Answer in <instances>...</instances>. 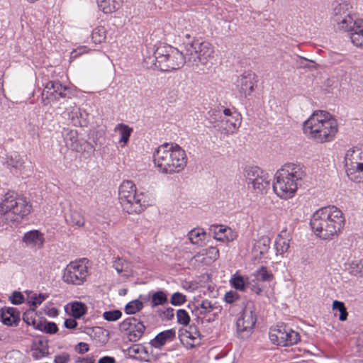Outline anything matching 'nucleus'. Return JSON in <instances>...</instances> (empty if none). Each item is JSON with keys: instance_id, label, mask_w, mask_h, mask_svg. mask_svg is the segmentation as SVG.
I'll list each match as a JSON object with an SVG mask.
<instances>
[{"instance_id": "1", "label": "nucleus", "mask_w": 363, "mask_h": 363, "mask_svg": "<svg viewBox=\"0 0 363 363\" xmlns=\"http://www.w3.org/2000/svg\"><path fill=\"white\" fill-rule=\"evenodd\" d=\"M182 46L183 50L168 44H160L152 55L144 57V64L147 68L171 72L182 68L186 61L206 65L213 57L214 48L209 42L194 40L184 43Z\"/></svg>"}, {"instance_id": "2", "label": "nucleus", "mask_w": 363, "mask_h": 363, "mask_svg": "<svg viewBox=\"0 0 363 363\" xmlns=\"http://www.w3.org/2000/svg\"><path fill=\"white\" fill-rule=\"evenodd\" d=\"M342 212L335 206H328L316 211L312 216L310 225L314 233L323 240L337 237L345 225Z\"/></svg>"}, {"instance_id": "3", "label": "nucleus", "mask_w": 363, "mask_h": 363, "mask_svg": "<svg viewBox=\"0 0 363 363\" xmlns=\"http://www.w3.org/2000/svg\"><path fill=\"white\" fill-rule=\"evenodd\" d=\"M153 163L162 174L172 175L182 172L187 164L184 150L176 143H164L153 153Z\"/></svg>"}, {"instance_id": "4", "label": "nucleus", "mask_w": 363, "mask_h": 363, "mask_svg": "<svg viewBox=\"0 0 363 363\" xmlns=\"http://www.w3.org/2000/svg\"><path fill=\"white\" fill-rule=\"evenodd\" d=\"M338 130L335 118L325 111H315L303 124V133L319 143L332 141Z\"/></svg>"}, {"instance_id": "5", "label": "nucleus", "mask_w": 363, "mask_h": 363, "mask_svg": "<svg viewBox=\"0 0 363 363\" xmlns=\"http://www.w3.org/2000/svg\"><path fill=\"white\" fill-rule=\"evenodd\" d=\"M305 176L303 165L296 163L285 164L275 174V181L273 183L274 193L282 199L292 198Z\"/></svg>"}, {"instance_id": "6", "label": "nucleus", "mask_w": 363, "mask_h": 363, "mask_svg": "<svg viewBox=\"0 0 363 363\" xmlns=\"http://www.w3.org/2000/svg\"><path fill=\"white\" fill-rule=\"evenodd\" d=\"M27 199L13 191L7 192L0 203V225L19 222L31 212Z\"/></svg>"}, {"instance_id": "7", "label": "nucleus", "mask_w": 363, "mask_h": 363, "mask_svg": "<svg viewBox=\"0 0 363 363\" xmlns=\"http://www.w3.org/2000/svg\"><path fill=\"white\" fill-rule=\"evenodd\" d=\"M118 199L123 211L129 214L140 213L147 206L143 192H138L135 184L130 180L123 181L119 186Z\"/></svg>"}, {"instance_id": "8", "label": "nucleus", "mask_w": 363, "mask_h": 363, "mask_svg": "<svg viewBox=\"0 0 363 363\" xmlns=\"http://www.w3.org/2000/svg\"><path fill=\"white\" fill-rule=\"evenodd\" d=\"M345 167L349 179L356 183L363 182V150L353 147L345 155Z\"/></svg>"}, {"instance_id": "9", "label": "nucleus", "mask_w": 363, "mask_h": 363, "mask_svg": "<svg viewBox=\"0 0 363 363\" xmlns=\"http://www.w3.org/2000/svg\"><path fill=\"white\" fill-rule=\"evenodd\" d=\"M86 259L71 262L63 271L62 279L68 284L75 286L83 284L89 275Z\"/></svg>"}, {"instance_id": "10", "label": "nucleus", "mask_w": 363, "mask_h": 363, "mask_svg": "<svg viewBox=\"0 0 363 363\" xmlns=\"http://www.w3.org/2000/svg\"><path fill=\"white\" fill-rule=\"evenodd\" d=\"M62 137L67 148L77 152H87L93 153L95 148L93 145L86 140H79L78 132L69 128H63L61 131Z\"/></svg>"}, {"instance_id": "11", "label": "nucleus", "mask_w": 363, "mask_h": 363, "mask_svg": "<svg viewBox=\"0 0 363 363\" xmlns=\"http://www.w3.org/2000/svg\"><path fill=\"white\" fill-rule=\"evenodd\" d=\"M256 321L257 315L255 313L254 306L247 305L236 322L237 331L240 337L246 338L250 335Z\"/></svg>"}, {"instance_id": "12", "label": "nucleus", "mask_w": 363, "mask_h": 363, "mask_svg": "<svg viewBox=\"0 0 363 363\" xmlns=\"http://www.w3.org/2000/svg\"><path fill=\"white\" fill-rule=\"evenodd\" d=\"M120 330L126 333L129 341L135 342L143 335L145 326L135 317H130L120 324Z\"/></svg>"}, {"instance_id": "13", "label": "nucleus", "mask_w": 363, "mask_h": 363, "mask_svg": "<svg viewBox=\"0 0 363 363\" xmlns=\"http://www.w3.org/2000/svg\"><path fill=\"white\" fill-rule=\"evenodd\" d=\"M349 13V6L347 4H338L333 9L332 21L336 29L344 30L348 28L354 20Z\"/></svg>"}, {"instance_id": "14", "label": "nucleus", "mask_w": 363, "mask_h": 363, "mask_svg": "<svg viewBox=\"0 0 363 363\" xmlns=\"http://www.w3.org/2000/svg\"><path fill=\"white\" fill-rule=\"evenodd\" d=\"M257 82L256 74L252 71H247L238 77L235 86L242 96L247 97L253 92Z\"/></svg>"}, {"instance_id": "15", "label": "nucleus", "mask_w": 363, "mask_h": 363, "mask_svg": "<svg viewBox=\"0 0 363 363\" xmlns=\"http://www.w3.org/2000/svg\"><path fill=\"white\" fill-rule=\"evenodd\" d=\"M67 90L68 88L66 86H63L60 82L49 81L46 83L42 93V102L44 105H47L52 97H55V99H57L59 97L65 98Z\"/></svg>"}, {"instance_id": "16", "label": "nucleus", "mask_w": 363, "mask_h": 363, "mask_svg": "<svg viewBox=\"0 0 363 363\" xmlns=\"http://www.w3.org/2000/svg\"><path fill=\"white\" fill-rule=\"evenodd\" d=\"M343 31L348 33L352 43L356 47L363 48V20L356 18Z\"/></svg>"}, {"instance_id": "17", "label": "nucleus", "mask_w": 363, "mask_h": 363, "mask_svg": "<svg viewBox=\"0 0 363 363\" xmlns=\"http://www.w3.org/2000/svg\"><path fill=\"white\" fill-rule=\"evenodd\" d=\"M126 352L129 357L140 361L151 362L153 359V355L148 349L141 344L133 345L126 350Z\"/></svg>"}, {"instance_id": "18", "label": "nucleus", "mask_w": 363, "mask_h": 363, "mask_svg": "<svg viewBox=\"0 0 363 363\" xmlns=\"http://www.w3.org/2000/svg\"><path fill=\"white\" fill-rule=\"evenodd\" d=\"M68 118L74 126H85L87 124L88 113L75 104L69 108Z\"/></svg>"}, {"instance_id": "19", "label": "nucleus", "mask_w": 363, "mask_h": 363, "mask_svg": "<svg viewBox=\"0 0 363 363\" xmlns=\"http://www.w3.org/2000/svg\"><path fill=\"white\" fill-rule=\"evenodd\" d=\"M49 354L48 342L45 339L33 341L31 347V356L35 360H39Z\"/></svg>"}, {"instance_id": "20", "label": "nucleus", "mask_w": 363, "mask_h": 363, "mask_svg": "<svg viewBox=\"0 0 363 363\" xmlns=\"http://www.w3.org/2000/svg\"><path fill=\"white\" fill-rule=\"evenodd\" d=\"M176 336V332L174 329H169L157 334L155 338L150 340V344L152 347L160 348L167 342L172 341Z\"/></svg>"}, {"instance_id": "21", "label": "nucleus", "mask_w": 363, "mask_h": 363, "mask_svg": "<svg viewBox=\"0 0 363 363\" xmlns=\"http://www.w3.org/2000/svg\"><path fill=\"white\" fill-rule=\"evenodd\" d=\"M45 239L43 234L37 230H33L26 233L23 237V242L30 247H41Z\"/></svg>"}, {"instance_id": "22", "label": "nucleus", "mask_w": 363, "mask_h": 363, "mask_svg": "<svg viewBox=\"0 0 363 363\" xmlns=\"http://www.w3.org/2000/svg\"><path fill=\"white\" fill-rule=\"evenodd\" d=\"M291 236L286 230H282L275 240L277 254L284 255L290 247Z\"/></svg>"}, {"instance_id": "23", "label": "nucleus", "mask_w": 363, "mask_h": 363, "mask_svg": "<svg viewBox=\"0 0 363 363\" xmlns=\"http://www.w3.org/2000/svg\"><path fill=\"white\" fill-rule=\"evenodd\" d=\"M286 325H278L270 329L269 337L272 343L277 345L283 346L284 342V336L286 335Z\"/></svg>"}, {"instance_id": "24", "label": "nucleus", "mask_w": 363, "mask_h": 363, "mask_svg": "<svg viewBox=\"0 0 363 363\" xmlns=\"http://www.w3.org/2000/svg\"><path fill=\"white\" fill-rule=\"evenodd\" d=\"M112 267L118 274L128 277L132 272L130 263L123 257H117L114 258L112 262Z\"/></svg>"}, {"instance_id": "25", "label": "nucleus", "mask_w": 363, "mask_h": 363, "mask_svg": "<svg viewBox=\"0 0 363 363\" xmlns=\"http://www.w3.org/2000/svg\"><path fill=\"white\" fill-rule=\"evenodd\" d=\"M216 303H211L208 300H203L201 303L194 305V309L192 311L193 313L199 318V315H205L217 309Z\"/></svg>"}, {"instance_id": "26", "label": "nucleus", "mask_w": 363, "mask_h": 363, "mask_svg": "<svg viewBox=\"0 0 363 363\" xmlns=\"http://www.w3.org/2000/svg\"><path fill=\"white\" fill-rule=\"evenodd\" d=\"M122 4V0H97L99 8L104 13H111L118 10Z\"/></svg>"}, {"instance_id": "27", "label": "nucleus", "mask_w": 363, "mask_h": 363, "mask_svg": "<svg viewBox=\"0 0 363 363\" xmlns=\"http://www.w3.org/2000/svg\"><path fill=\"white\" fill-rule=\"evenodd\" d=\"M223 118L226 119L228 117L233 118L234 121H230V129H237L240 127L241 124V115L236 111V110L233 108H225L221 109Z\"/></svg>"}, {"instance_id": "28", "label": "nucleus", "mask_w": 363, "mask_h": 363, "mask_svg": "<svg viewBox=\"0 0 363 363\" xmlns=\"http://www.w3.org/2000/svg\"><path fill=\"white\" fill-rule=\"evenodd\" d=\"M269 176L267 172H264L261 175V177L255 179V182H252L250 184L256 193L262 194L269 187Z\"/></svg>"}, {"instance_id": "29", "label": "nucleus", "mask_w": 363, "mask_h": 363, "mask_svg": "<svg viewBox=\"0 0 363 363\" xmlns=\"http://www.w3.org/2000/svg\"><path fill=\"white\" fill-rule=\"evenodd\" d=\"M114 131L118 132L120 133L121 138L119 140V143L121 146L123 147L128 143L133 130L126 124L119 123L115 127Z\"/></svg>"}, {"instance_id": "30", "label": "nucleus", "mask_w": 363, "mask_h": 363, "mask_svg": "<svg viewBox=\"0 0 363 363\" xmlns=\"http://www.w3.org/2000/svg\"><path fill=\"white\" fill-rule=\"evenodd\" d=\"M206 233L203 229L196 228L190 230L188 233V238L193 245H201L205 239Z\"/></svg>"}, {"instance_id": "31", "label": "nucleus", "mask_w": 363, "mask_h": 363, "mask_svg": "<svg viewBox=\"0 0 363 363\" xmlns=\"http://www.w3.org/2000/svg\"><path fill=\"white\" fill-rule=\"evenodd\" d=\"M201 2L204 5L208 6L209 13H215L218 19L223 20L225 21H228L227 16L225 15V11L222 9L217 8L216 6V2L214 0H201Z\"/></svg>"}, {"instance_id": "32", "label": "nucleus", "mask_w": 363, "mask_h": 363, "mask_svg": "<svg viewBox=\"0 0 363 363\" xmlns=\"http://www.w3.org/2000/svg\"><path fill=\"white\" fill-rule=\"evenodd\" d=\"M264 172L257 166L246 167L245 169V177L247 184L255 182V179L261 177Z\"/></svg>"}, {"instance_id": "33", "label": "nucleus", "mask_w": 363, "mask_h": 363, "mask_svg": "<svg viewBox=\"0 0 363 363\" xmlns=\"http://www.w3.org/2000/svg\"><path fill=\"white\" fill-rule=\"evenodd\" d=\"M347 270L349 274L358 277H363V259L353 260L349 263Z\"/></svg>"}, {"instance_id": "34", "label": "nucleus", "mask_w": 363, "mask_h": 363, "mask_svg": "<svg viewBox=\"0 0 363 363\" xmlns=\"http://www.w3.org/2000/svg\"><path fill=\"white\" fill-rule=\"evenodd\" d=\"M270 239L267 236L260 237L255 242L254 249L259 252L260 255H263L267 252L269 249Z\"/></svg>"}, {"instance_id": "35", "label": "nucleus", "mask_w": 363, "mask_h": 363, "mask_svg": "<svg viewBox=\"0 0 363 363\" xmlns=\"http://www.w3.org/2000/svg\"><path fill=\"white\" fill-rule=\"evenodd\" d=\"M66 221L69 225H73L77 227H82L85 223L83 214L78 211H72L69 218H67Z\"/></svg>"}, {"instance_id": "36", "label": "nucleus", "mask_w": 363, "mask_h": 363, "mask_svg": "<svg viewBox=\"0 0 363 363\" xmlns=\"http://www.w3.org/2000/svg\"><path fill=\"white\" fill-rule=\"evenodd\" d=\"M231 229L226 228L223 225H218L214 228V238L219 241H230L233 240L228 235V233H230Z\"/></svg>"}, {"instance_id": "37", "label": "nucleus", "mask_w": 363, "mask_h": 363, "mask_svg": "<svg viewBox=\"0 0 363 363\" xmlns=\"http://www.w3.org/2000/svg\"><path fill=\"white\" fill-rule=\"evenodd\" d=\"M72 315L74 318H80L87 311V307L85 303L79 301H74L71 304Z\"/></svg>"}, {"instance_id": "38", "label": "nucleus", "mask_w": 363, "mask_h": 363, "mask_svg": "<svg viewBox=\"0 0 363 363\" xmlns=\"http://www.w3.org/2000/svg\"><path fill=\"white\" fill-rule=\"evenodd\" d=\"M6 163L11 167L21 169L24 164V160L18 152H14L7 157Z\"/></svg>"}, {"instance_id": "39", "label": "nucleus", "mask_w": 363, "mask_h": 363, "mask_svg": "<svg viewBox=\"0 0 363 363\" xmlns=\"http://www.w3.org/2000/svg\"><path fill=\"white\" fill-rule=\"evenodd\" d=\"M300 335L298 332L287 326L286 335L284 336V342L283 346H289L296 344L298 341H300Z\"/></svg>"}, {"instance_id": "40", "label": "nucleus", "mask_w": 363, "mask_h": 363, "mask_svg": "<svg viewBox=\"0 0 363 363\" xmlns=\"http://www.w3.org/2000/svg\"><path fill=\"white\" fill-rule=\"evenodd\" d=\"M255 276L257 280L262 281H271L274 279V275L271 271H269L266 267L262 266L255 272Z\"/></svg>"}, {"instance_id": "41", "label": "nucleus", "mask_w": 363, "mask_h": 363, "mask_svg": "<svg viewBox=\"0 0 363 363\" xmlns=\"http://www.w3.org/2000/svg\"><path fill=\"white\" fill-rule=\"evenodd\" d=\"M333 311L340 313L338 319L340 321H345L347 319L348 313L343 302L337 300L334 301L333 302Z\"/></svg>"}, {"instance_id": "42", "label": "nucleus", "mask_w": 363, "mask_h": 363, "mask_svg": "<svg viewBox=\"0 0 363 363\" xmlns=\"http://www.w3.org/2000/svg\"><path fill=\"white\" fill-rule=\"evenodd\" d=\"M0 319L4 325L9 326L16 325L20 321V317L18 315H8V314H6V313L2 311V308L0 310Z\"/></svg>"}, {"instance_id": "43", "label": "nucleus", "mask_w": 363, "mask_h": 363, "mask_svg": "<svg viewBox=\"0 0 363 363\" xmlns=\"http://www.w3.org/2000/svg\"><path fill=\"white\" fill-rule=\"evenodd\" d=\"M91 39L95 44H99L104 42L106 39V29L104 27H96L91 33Z\"/></svg>"}, {"instance_id": "44", "label": "nucleus", "mask_w": 363, "mask_h": 363, "mask_svg": "<svg viewBox=\"0 0 363 363\" xmlns=\"http://www.w3.org/2000/svg\"><path fill=\"white\" fill-rule=\"evenodd\" d=\"M230 282L232 286L237 290L245 291L247 289V283H245L244 278L237 274L232 277Z\"/></svg>"}, {"instance_id": "45", "label": "nucleus", "mask_w": 363, "mask_h": 363, "mask_svg": "<svg viewBox=\"0 0 363 363\" xmlns=\"http://www.w3.org/2000/svg\"><path fill=\"white\" fill-rule=\"evenodd\" d=\"M143 307V303L139 300L130 301L125 307V311L127 314H134L140 311Z\"/></svg>"}, {"instance_id": "46", "label": "nucleus", "mask_w": 363, "mask_h": 363, "mask_svg": "<svg viewBox=\"0 0 363 363\" xmlns=\"http://www.w3.org/2000/svg\"><path fill=\"white\" fill-rule=\"evenodd\" d=\"M207 118L209 120L210 123L213 124L217 122H224V119L223 118V115L221 112V108H213L211 109L208 112Z\"/></svg>"}, {"instance_id": "47", "label": "nucleus", "mask_w": 363, "mask_h": 363, "mask_svg": "<svg viewBox=\"0 0 363 363\" xmlns=\"http://www.w3.org/2000/svg\"><path fill=\"white\" fill-rule=\"evenodd\" d=\"M167 301V294L162 291L155 292L152 296V304L153 306L162 305Z\"/></svg>"}, {"instance_id": "48", "label": "nucleus", "mask_w": 363, "mask_h": 363, "mask_svg": "<svg viewBox=\"0 0 363 363\" xmlns=\"http://www.w3.org/2000/svg\"><path fill=\"white\" fill-rule=\"evenodd\" d=\"M177 318L178 323L185 326L190 322V316L184 309H179L177 311Z\"/></svg>"}, {"instance_id": "49", "label": "nucleus", "mask_w": 363, "mask_h": 363, "mask_svg": "<svg viewBox=\"0 0 363 363\" xmlns=\"http://www.w3.org/2000/svg\"><path fill=\"white\" fill-rule=\"evenodd\" d=\"M122 316V313L119 310L105 311L103 313V318L108 321H116Z\"/></svg>"}, {"instance_id": "50", "label": "nucleus", "mask_w": 363, "mask_h": 363, "mask_svg": "<svg viewBox=\"0 0 363 363\" xmlns=\"http://www.w3.org/2000/svg\"><path fill=\"white\" fill-rule=\"evenodd\" d=\"M202 255H205L211 260L215 261L219 257V250L216 247H209L203 250Z\"/></svg>"}, {"instance_id": "51", "label": "nucleus", "mask_w": 363, "mask_h": 363, "mask_svg": "<svg viewBox=\"0 0 363 363\" xmlns=\"http://www.w3.org/2000/svg\"><path fill=\"white\" fill-rule=\"evenodd\" d=\"M186 296L179 292L174 293L172 295L170 303L174 306H180L186 302Z\"/></svg>"}, {"instance_id": "52", "label": "nucleus", "mask_w": 363, "mask_h": 363, "mask_svg": "<svg viewBox=\"0 0 363 363\" xmlns=\"http://www.w3.org/2000/svg\"><path fill=\"white\" fill-rule=\"evenodd\" d=\"M240 299L239 294L234 291H230L227 293H225L224 296V301L227 303L233 304L236 303Z\"/></svg>"}, {"instance_id": "53", "label": "nucleus", "mask_w": 363, "mask_h": 363, "mask_svg": "<svg viewBox=\"0 0 363 363\" xmlns=\"http://www.w3.org/2000/svg\"><path fill=\"white\" fill-rule=\"evenodd\" d=\"M34 312L33 311H28L23 313V320L29 325H35L36 321L35 318L33 317Z\"/></svg>"}, {"instance_id": "54", "label": "nucleus", "mask_w": 363, "mask_h": 363, "mask_svg": "<svg viewBox=\"0 0 363 363\" xmlns=\"http://www.w3.org/2000/svg\"><path fill=\"white\" fill-rule=\"evenodd\" d=\"M10 300L13 304L18 305L21 304L24 301V296L21 292L14 291L11 296L10 297Z\"/></svg>"}, {"instance_id": "55", "label": "nucleus", "mask_w": 363, "mask_h": 363, "mask_svg": "<svg viewBox=\"0 0 363 363\" xmlns=\"http://www.w3.org/2000/svg\"><path fill=\"white\" fill-rule=\"evenodd\" d=\"M48 297V296H45L44 294H34L30 298H31V305L33 306H38L39 305H40L42 303V302L43 301L45 300V298Z\"/></svg>"}, {"instance_id": "56", "label": "nucleus", "mask_w": 363, "mask_h": 363, "mask_svg": "<svg viewBox=\"0 0 363 363\" xmlns=\"http://www.w3.org/2000/svg\"><path fill=\"white\" fill-rule=\"evenodd\" d=\"M69 359L70 356L68 353L62 352L55 356L54 363H68Z\"/></svg>"}, {"instance_id": "57", "label": "nucleus", "mask_w": 363, "mask_h": 363, "mask_svg": "<svg viewBox=\"0 0 363 363\" xmlns=\"http://www.w3.org/2000/svg\"><path fill=\"white\" fill-rule=\"evenodd\" d=\"M43 329L44 332L49 334H55L58 330L57 325L52 322L45 323V327H43Z\"/></svg>"}, {"instance_id": "58", "label": "nucleus", "mask_w": 363, "mask_h": 363, "mask_svg": "<svg viewBox=\"0 0 363 363\" xmlns=\"http://www.w3.org/2000/svg\"><path fill=\"white\" fill-rule=\"evenodd\" d=\"M88 52V48L86 46H81L77 48V49L74 50L71 52V58L74 59L80 56L81 55L84 53H86Z\"/></svg>"}, {"instance_id": "59", "label": "nucleus", "mask_w": 363, "mask_h": 363, "mask_svg": "<svg viewBox=\"0 0 363 363\" xmlns=\"http://www.w3.org/2000/svg\"><path fill=\"white\" fill-rule=\"evenodd\" d=\"M174 316V309L171 307L164 309L161 314V317L167 320H172Z\"/></svg>"}, {"instance_id": "60", "label": "nucleus", "mask_w": 363, "mask_h": 363, "mask_svg": "<svg viewBox=\"0 0 363 363\" xmlns=\"http://www.w3.org/2000/svg\"><path fill=\"white\" fill-rule=\"evenodd\" d=\"M247 289H249L252 292L259 295L262 292V289L257 283H247Z\"/></svg>"}, {"instance_id": "61", "label": "nucleus", "mask_w": 363, "mask_h": 363, "mask_svg": "<svg viewBox=\"0 0 363 363\" xmlns=\"http://www.w3.org/2000/svg\"><path fill=\"white\" fill-rule=\"evenodd\" d=\"M75 350L79 354H84L89 350V346L87 343L85 342H79L75 347Z\"/></svg>"}, {"instance_id": "62", "label": "nucleus", "mask_w": 363, "mask_h": 363, "mask_svg": "<svg viewBox=\"0 0 363 363\" xmlns=\"http://www.w3.org/2000/svg\"><path fill=\"white\" fill-rule=\"evenodd\" d=\"M77 323L75 319L68 318L65 321V326L68 329H74L77 327Z\"/></svg>"}, {"instance_id": "63", "label": "nucleus", "mask_w": 363, "mask_h": 363, "mask_svg": "<svg viewBox=\"0 0 363 363\" xmlns=\"http://www.w3.org/2000/svg\"><path fill=\"white\" fill-rule=\"evenodd\" d=\"M76 363H95V359L91 357H77Z\"/></svg>"}, {"instance_id": "64", "label": "nucleus", "mask_w": 363, "mask_h": 363, "mask_svg": "<svg viewBox=\"0 0 363 363\" xmlns=\"http://www.w3.org/2000/svg\"><path fill=\"white\" fill-rule=\"evenodd\" d=\"M98 363H116V359L113 357L105 356L100 358Z\"/></svg>"}]
</instances>
